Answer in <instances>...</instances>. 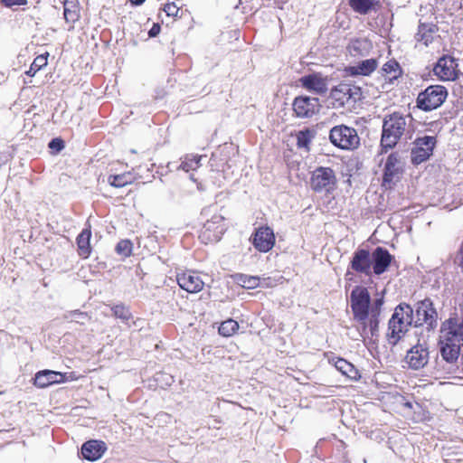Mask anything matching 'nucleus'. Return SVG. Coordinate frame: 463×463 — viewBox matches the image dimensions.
I'll use <instances>...</instances> for the list:
<instances>
[{
  "label": "nucleus",
  "mask_w": 463,
  "mask_h": 463,
  "mask_svg": "<svg viewBox=\"0 0 463 463\" xmlns=\"http://www.w3.org/2000/svg\"><path fill=\"white\" fill-rule=\"evenodd\" d=\"M350 302L354 319L358 323L362 336L373 335L378 329L383 298H378L371 302L367 288L357 286L351 292Z\"/></svg>",
  "instance_id": "obj_1"
},
{
  "label": "nucleus",
  "mask_w": 463,
  "mask_h": 463,
  "mask_svg": "<svg viewBox=\"0 0 463 463\" xmlns=\"http://www.w3.org/2000/svg\"><path fill=\"white\" fill-rule=\"evenodd\" d=\"M409 117L394 112L384 118L383 124L382 146L385 148L393 147L398 140L408 130L407 119Z\"/></svg>",
  "instance_id": "obj_2"
},
{
  "label": "nucleus",
  "mask_w": 463,
  "mask_h": 463,
  "mask_svg": "<svg viewBox=\"0 0 463 463\" xmlns=\"http://www.w3.org/2000/svg\"><path fill=\"white\" fill-rule=\"evenodd\" d=\"M412 308L407 304H401L396 307L389 321L388 333L389 339L393 345L409 330L412 324Z\"/></svg>",
  "instance_id": "obj_3"
},
{
  "label": "nucleus",
  "mask_w": 463,
  "mask_h": 463,
  "mask_svg": "<svg viewBox=\"0 0 463 463\" xmlns=\"http://www.w3.org/2000/svg\"><path fill=\"white\" fill-rule=\"evenodd\" d=\"M329 139L335 146L344 150H354L360 145L357 131L354 128L345 125L334 127L330 130Z\"/></svg>",
  "instance_id": "obj_4"
},
{
  "label": "nucleus",
  "mask_w": 463,
  "mask_h": 463,
  "mask_svg": "<svg viewBox=\"0 0 463 463\" xmlns=\"http://www.w3.org/2000/svg\"><path fill=\"white\" fill-rule=\"evenodd\" d=\"M361 98V89L354 85L340 83L330 91L331 103L335 109L352 106Z\"/></svg>",
  "instance_id": "obj_5"
},
{
  "label": "nucleus",
  "mask_w": 463,
  "mask_h": 463,
  "mask_svg": "<svg viewBox=\"0 0 463 463\" xmlns=\"http://www.w3.org/2000/svg\"><path fill=\"white\" fill-rule=\"evenodd\" d=\"M447 96L448 91L445 87L432 85L419 94L417 104L420 109L430 111L441 106Z\"/></svg>",
  "instance_id": "obj_6"
},
{
  "label": "nucleus",
  "mask_w": 463,
  "mask_h": 463,
  "mask_svg": "<svg viewBox=\"0 0 463 463\" xmlns=\"http://www.w3.org/2000/svg\"><path fill=\"white\" fill-rule=\"evenodd\" d=\"M224 231V218L221 214L214 213L203 224L199 238L205 244L217 242L221 240Z\"/></svg>",
  "instance_id": "obj_7"
},
{
  "label": "nucleus",
  "mask_w": 463,
  "mask_h": 463,
  "mask_svg": "<svg viewBox=\"0 0 463 463\" xmlns=\"http://www.w3.org/2000/svg\"><path fill=\"white\" fill-rule=\"evenodd\" d=\"M403 172V162L397 153L391 154L384 165L383 186L392 188L401 178Z\"/></svg>",
  "instance_id": "obj_8"
},
{
  "label": "nucleus",
  "mask_w": 463,
  "mask_h": 463,
  "mask_svg": "<svg viewBox=\"0 0 463 463\" xmlns=\"http://www.w3.org/2000/svg\"><path fill=\"white\" fill-rule=\"evenodd\" d=\"M436 144L434 137L425 136L419 137L414 142V147L411 149V161L419 165L427 160L432 154Z\"/></svg>",
  "instance_id": "obj_9"
},
{
  "label": "nucleus",
  "mask_w": 463,
  "mask_h": 463,
  "mask_svg": "<svg viewBox=\"0 0 463 463\" xmlns=\"http://www.w3.org/2000/svg\"><path fill=\"white\" fill-rule=\"evenodd\" d=\"M433 71L441 80H455L458 76V62L451 56H443L439 59Z\"/></svg>",
  "instance_id": "obj_10"
},
{
  "label": "nucleus",
  "mask_w": 463,
  "mask_h": 463,
  "mask_svg": "<svg viewBox=\"0 0 463 463\" xmlns=\"http://www.w3.org/2000/svg\"><path fill=\"white\" fill-rule=\"evenodd\" d=\"M293 109L298 118H311L320 109V103L317 98L298 97L293 102Z\"/></svg>",
  "instance_id": "obj_11"
},
{
  "label": "nucleus",
  "mask_w": 463,
  "mask_h": 463,
  "mask_svg": "<svg viewBox=\"0 0 463 463\" xmlns=\"http://www.w3.org/2000/svg\"><path fill=\"white\" fill-rule=\"evenodd\" d=\"M335 183V173L329 167H318L312 174L311 187L315 191L328 190Z\"/></svg>",
  "instance_id": "obj_12"
},
{
  "label": "nucleus",
  "mask_w": 463,
  "mask_h": 463,
  "mask_svg": "<svg viewBox=\"0 0 463 463\" xmlns=\"http://www.w3.org/2000/svg\"><path fill=\"white\" fill-rule=\"evenodd\" d=\"M252 244L260 252L269 251L275 245L273 230L268 226L257 229L252 237Z\"/></svg>",
  "instance_id": "obj_13"
},
{
  "label": "nucleus",
  "mask_w": 463,
  "mask_h": 463,
  "mask_svg": "<svg viewBox=\"0 0 463 463\" xmlns=\"http://www.w3.org/2000/svg\"><path fill=\"white\" fill-rule=\"evenodd\" d=\"M176 279L179 287L189 293H198L204 287L203 280L195 271L188 270L177 274Z\"/></svg>",
  "instance_id": "obj_14"
},
{
  "label": "nucleus",
  "mask_w": 463,
  "mask_h": 463,
  "mask_svg": "<svg viewBox=\"0 0 463 463\" xmlns=\"http://www.w3.org/2000/svg\"><path fill=\"white\" fill-rule=\"evenodd\" d=\"M429 354L428 348L422 344H418L407 352L405 362L411 369L418 370L428 364Z\"/></svg>",
  "instance_id": "obj_15"
},
{
  "label": "nucleus",
  "mask_w": 463,
  "mask_h": 463,
  "mask_svg": "<svg viewBox=\"0 0 463 463\" xmlns=\"http://www.w3.org/2000/svg\"><path fill=\"white\" fill-rule=\"evenodd\" d=\"M299 82L303 88L318 95L324 94L327 90V78L323 77L320 73L303 76L299 79Z\"/></svg>",
  "instance_id": "obj_16"
},
{
  "label": "nucleus",
  "mask_w": 463,
  "mask_h": 463,
  "mask_svg": "<svg viewBox=\"0 0 463 463\" xmlns=\"http://www.w3.org/2000/svg\"><path fill=\"white\" fill-rule=\"evenodd\" d=\"M68 379L65 373L52 370H43L35 374L34 384L39 388H46L52 384L65 383Z\"/></svg>",
  "instance_id": "obj_17"
},
{
  "label": "nucleus",
  "mask_w": 463,
  "mask_h": 463,
  "mask_svg": "<svg viewBox=\"0 0 463 463\" xmlns=\"http://www.w3.org/2000/svg\"><path fill=\"white\" fill-rule=\"evenodd\" d=\"M418 320L420 323H426L430 326H433L437 322V312L430 299L426 298L418 304L416 310Z\"/></svg>",
  "instance_id": "obj_18"
},
{
  "label": "nucleus",
  "mask_w": 463,
  "mask_h": 463,
  "mask_svg": "<svg viewBox=\"0 0 463 463\" xmlns=\"http://www.w3.org/2000/svg\"><path fill=\"white\" fill-rule=\"evenodd\" d=\"M106 450L107 446L105 442L96 439L86 441L81 447L83 458L90 461L99 459Z\"/></svg>",
  "instance_id": "obj_19"
},
{
  "label": "nucleus",
  "mask_w": 463,
  "mask_h": 463,
  "mask_svg": "<svg viewBox=\"0 0 463 463\" xmlns=\"http://www.w3.org/2000/svg\"><path fill=\"white\" fill-rule=\"evenodd\" d=\"M392 259V257L387 250H384L381 247L376 248L371 258L372 261L373 262V272L376 275L383 274L390 266Z\"/></svg>",
  "instance_id": "obj_20"
},
{
  "label": "nucleus",
  "mask_w": 463,
  "mask_h": 463,
  "mask_svg": "<svg viewBox=\"0 0 463 463\" xmlns=\"http://www.w3.org/2000/svg\"><path fill=\"white\" fill-rule=\"evenodd\" d=\"M378 67L376 59H367L357 62L354 65L346 67L345 71L350 76H369Z\"/></svg>",
  "instance_id": "obj_21"
},
{
  "label": "nucleus",
  "mask_w": 463,
  "mask_h": 463,
  "mask_svg": "<svg viewBox=\"0 0 463 463\" xmlns=\"http://www.w3.org/2000/svg\"><path fill=\"white\" fill-rule=\"evenodd\" d=\"M371 265L372 260L368 250H359L354 252L351 262L353 269L369 275L371 273Z\"/></svg>",
  "instance_id": "obj_22"
},
{
  "label": "nucleus",
  "mask_w": 463,
  "mask_h": 463,
  "mask_svg": "<svg viewBox=\"0 0 463 463\" xmlns=\"http://www.w3.org/2000/svg\"><path fill=\"white\" fill-rule=\"evenodd\" d=\"M438 33V27L433 23H420L418 33L416 34L417 42L422 43L428 46L433 42Z\"/></svg>",
  "instance_id": "obj_23"
},
{
  "label": "nucleus",
  "mask_w": 463,
  "mask_h": 463,
  "mask_svg": "<svg viewBox=\"0 0 463 463\" xmlns=\"http://www.w3.org/2000/svg\"><path fill=\"white\" fill-rule=\"evenodd\" d=\"M63 16L66 23L71 24L70 29L80 17V4L78 0H65L63 2Z\"/></svg>",
  "instance_id": "obj_24"
},
{
  "label": "nucleus",
  "mask_w": 463,
  "mask_h": 463,
  "mask_svg": "<svg viewBox=\"0 0 463 463\" xmlns=\"http://www.w3.org/2000/svg\"><path fill=\"white\" fill-rule=\"evenodd\" d=\"M440 354L444 360L449 363L455 362L459 354V345L455 341H443L439 335Z\"/></svg>",
  "instance_id": "obj_25"
},
{
  "label": "nucleus",
  "mask_w": 463,
  "mask_h": 463,
  "mask_svg": "<svg viewBox=\"0 0 463 463\" xmlns=\"http://www.w3.org/2000/svg\"><path fill=\"white\" fill-rule=\"evenodd\" d=\"M380 73L385 80L392 82L402 75V69L395 60H389L383 65Z\"/></svg>",
  "instance_id": "obj_26"
},
{
  "label": "nucleus",
  "mask_w": 463,
  "mask_h": 463,
  "mask_svg": "<svg viewBox=\"0 0 463 463\" xmlns=\"http://www.w3.org/2000/svg\"><path fill=\"white\" fill-rule=\"evenodd\" d=\"M335 367L343 375L351 380H357L360 378L358 370L351 363L343 358H337L335 361Z\"/></svg>",
  "instance_id": "obj_27"
},
{
  "label": "nucleus",
  "mask_w": 463,
  "mask_h": 463,
  "mask_svg": "<svg viewBox=\"0 0 463 463\" xmlns=\"http://www.w3.org/2000/svg\"><path fill=\"white\" fill-rule=\"evenodd\" d=\"M353 10L361 14H366L379 6V0H349Z\"/></svg>",
  "instance_id": "obj_28"
},
{
  "label": "nucleus",
  "mask_w": 463,
  "mask_h": 463,
  "mask_svg": "<svg viewBox=\"0 0 463 463\" xmlns=\"http://www.w3.org/2000/svg\"><path fill=\"white\" fill-rule=\"evenodd\" d=\"M90 231L86 229L77 238L79 254L84 259L88 258L90 254Z\"/></svg>",
  "instance_id": "obj_29"
},
{
  "label": "nucleus",
  "mask_w": 463,
  "mask_h": 463,
  "mask_svg": "<svg viewBox=\"0 0 463 463\" xmlns=\"http://www.w3.org/2000/svg\"><path fill=\"white\" fill-rule=\"evenodd\" d=\"M134 180L133 175L130 173H124L120 175H114L109 177V183L115 187H123L128 184H131Z\"/></svg>",
  "instance_id": "obj_30"
},
{
  "label": "nucleus",
  "mask_w": 463,
  "mask_h": 463,
  "mask_svg": "<svg viewBox=\"0 0 463 463\" xmlns=\"http://www.w3.org/2000/svg\"><path fill=\"white\" fill-rule=\"evenodd\" d=\"M239 329V324L233 319H227L219 326V334L229 337L233 335Z\"/></svg>",
  "instance_id": "obj_31"
},
{
  "label": "nucleus",
  "mask_w": 463,
  "mask_h": 463,
  "mask_svg": "<svg viewBox=\"0 0 463 463\" xmlns=\"http://www.w3.org/2000/svg\"><path fill=\"white\" fill-rule=\"evenodd\" d=\"M113 316L120 319L123 323L128 324V321L132 319V314L129 308L124 305H116L111 307Z\"/></svg>",
  "instance_id": "obj_32"
},
{
  "label": "nucleus",
  "mask_w": 463,
  "mask_h": 463,
  "mask_svg": "<svg viewBox=\"0 0 463 463\" xmlns=\"http://www.w3.org/2000/svg\"><path fill=\"white\" fill-rule=\"evenodd\" d=\"M369 43L366 40H354L349 45L352 55H364L369 49Z\"/></svg>",
  "instance_id": "obj_33"
},
{
  "label": "nucleus",
  "mask_w": 463,
  "mask_h": 463,
  "mask_svg": "<svg viewBox=\"0 0 463 463\" xmlns=\"http://www.w3.org/2000/svg\"><path fill=\"white\" fill-rule=\"evenodd\" d=\"M313 137H314V133L309 129L299 131L297 134L298 146L300 148H305V149L308 150L309 145H310Z\"/></svg>",
  "instance_id": "obj_34"
},
{
  "label": "nucleus",
  "mask_w": 463,
  "mask_h": 463,
  "mask_svg": "<svg viewBox=\"0 0 463 463\" xmlns=\"http://www.w3.org/2000/svg\"><path fill=\"white\" fill-rule=\"evenodd\" d=\"M200 160L201 156H187L182 162L180 167L185 172H189L190 170H195L200 165Z\"/></svg>",
  "instance_id": "obj_35"
},
{
  "label": "nucleus",
  "mask_w": 463,
  "mask_h": 463,
  "mask_svg": "<svg viewBox=\"0 0 463 463\" xmlns=\"http://www.w3.org/2000/svg\"><path fill=\"white\" fill-rule=\"evenodd\" d=\"M46 65L47 57L44 55H39L33 60L29 71H27L26 73L30 76H33L40 69Z\"/></svg>",
  "instance_id": "obj_36"
},
{
  "label": "nucleus",
  "mask_w": 463,
  "mask_h": 463,
  "mask_svg": "<svg viewBox=\"0 0 463 463\" xmlns=\"http://www.w3.org/2000/svg\"><path fill=\"white\" fill-rule=\"evenodd\" d=\"M132 242L128 240L120 241L116 247L117 252L124 257L130 256L132 253Z\"/></svg>",
  "instance_id": "obj_37"
},
{
  "label": "nucleus",
  "mask_w": 463,
  "mask_h": 463,
  "mask_svg": "<svg viewBox=\"0 0 463 463\" xmlns=\"http://www.w3.org/2000/svg\"><path fill=\"white\" fill-rule=\"evenodd\" d=\"M164 11L167 16H177L179 7L175 3H167L164 6Z\"/></svg>",
  "instance_id": "obj_38"
},
{
  "label": "nucleus",
  "mask_w": 463,
  "mask_h": 463,
  "mask_svg": "<svg viewBox=\"0 0 463 463\" xmlns=\"http://www.w3.org/2000/svg\"><path fill=\"white\" fill-rule=\"evenodd\" d=\"M260 279L257 277H245L242 279L243 287L248 288H254L259 286Z\"/></svg>",
  "instance_id": "obj_39"
},
{
  "label": "nucleus",
  "mask_w": 463,
  "mask_h": 463,
  "mask_svg": "<svg viewBox=\"0 0 463 463\" xmlns=\"http://www.w3.org/2000/svg\"><path fill=\"white\" fill-rule=\"evenodd\" d=\"M1 3L6 7H12L14 5H25L27 0H1Z\"/></svg>",
  "instance_id": "obj_40"
},
{
  "label": "nucleus",
  "mask_w": 463,
  "mask_h": 463,
  "mask_svg": "<svg viewBox=\"0 0 463 463\" xmlns=\"http://www.w3.org/2000/svg\"><path fill=\"white\" fill-rule=\"evenodd\" d=\"M49 147L61 151L63 148V142L61 139L54 138L49 143Z\"/></svg>",
  "instance_id": "obj_41"
},
{
  "label": "nucleus",
  "mask_w": 463,
  "mask_h": 463,
  "mask_svg": "<svg viewBox=\"0 0 463 463\" xmlns=\"http://www.w3.org/2000/svg\"><path fill=\"white\" fill-rule=\"evenodd\" d=\"M456 263L460 266L461 268H463V241H462V243L460 245V248H459V250L456 256V260H455Z\"/></svg>",
  "instance_id": "obj_42"
},
{
  "label": "nucleus",
  "mask_w": 463,
  "mask_h": 463,
  "mask_svg": "<svg viewBox=\"0 0 463 463\" xmlns=\"http://www.w3.org/2000/svg\"><path fill=\"white\" fill-rule=\"evenodd\" d=\"M160 32V26L158 24H154L153 27L149 31V36L155 37Z\"/></svg>",
  "instance_id": "obj_43"
},
{
  "label": "nucleus",
  "mask_w": 463,
  "mask_h": 463,
  "mask_svg": "<svg viewBox=\"0 0 463 463\" xmlns=\"http://www.w3.org/2000/svg\"><path fill=\"white\" fill-rule=\"evenodd\" d=\"M211 212L212 211H211L210 208H205V209L203 210L202 214L206 217V216H208L211 213Z\"/></svg>",
  "instance_id": "obj_44"
},
{
  "label": "nucleus",
  "mask_w": 463,
  "mask_h": 463,
  "mask_svg": "<svg viewBox=\"0 0 463 463\" xmlns=\"http://www.w3.org/2000/svg\"><path fill=\"white\" fill-rule=\"evenodd\" d=\"M134 5H141L145 0H129Z\"/></svg>",
  "instance_id": "obj_45"
}]
</instances>
